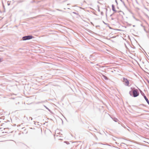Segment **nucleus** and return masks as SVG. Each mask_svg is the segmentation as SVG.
Wrapping results in <instances>:
<instances>
[{
	"mask_svg": "<svg viewBox=\"0 0 149 149\" xmlns=\"http://www.w3.org/2000/svg\"><path fill=\"white\" fill-rule=\"evenodd\" d=\"M33 38V36H29L23 37L22 39L23 40H29L32 39Z\"/></svg>",
	"mask_w": 149,
	"mask_h": 149,
	"instance_id": "2",
	"label": "nucleus"
},
{
	"mask_svg": "<svg viewBox=\"0 0 149 149\" xmlns=\"http://www.w3.org/2000/svg\"><path fill=\"white\" fill-rule=\"evenodd\" d=\"M2 61V59H0V63Z\"/></svg>",
	"mask_w": 149,
	"mask_h": 149,
	"instance_id": "7",
	"label": "nucleus"
},
{
	"mask_svg": "<svg viewBox=\"0 0 149 149\" xmlns=\"http://www.w3.org/2000/svg\"><path fill=\"white\" fill-rule=\"evenodd\" d=\"M123 82L125 83V85L127 86H129L130 84L129 82L127 79L125 78H123Z\"/></svg>",
	"mask_w": 149,
	"mask_h": 149,
	"instance_id": "3",
	"label": "nucleus"
},
{
	"mask_svg": "<svg viewBox=\"0 0 149 149\" xmlns=\"http://www.w3.org/2000/svg\"><path fill=\"white\" fill-rule=\"evenodd\" d=\"M103 77L104 78V79H105V80H107L108 79V78H107V77L106 76H104V75H103Z\"/></svg>",
	"mask_w": 149,
	"mask_h": 149,
	"instance_id": "6",
	"label": "nucleus"
},
{
	"mask_svg": "<svg viewBox=\"0 0 149 149\" xmlns=\"http://www.w3.org/2000/svg\"><path fill=\"white\" fill-rule=\"evenodd\" d=\"M144 97L145 98V100H146V102H147L148 104H149V100H148V99H147V98L145 96H144Z\"/></svg>",
	"mask_w": 149,
	"mask_h": 149,
	"instance_id": "5",
	"label": "nucleus"
},
{
	"mask_svg": "<svg viewBox=\"0 0 149 149\" xmlns=\"http://www.w3.org/2000/svg\"><path fill=\"white\" fill-rule=\"evenodd\" d=\"M112 9L113 11H114L115 13L116 12V11L115 10V8L114 6L113 5H112Z\"/></svg>",
	"mask_w": 149,
	"mask_h": 149,
	"instance_id": "4",
	"label": "nucleus"
},
{
	"mask_svg": "<svg viewBox=\"0 0 149 149\" xmlns=\"http://www.w3.org/2000/svg\"><path fill=\"white\" fill-rule=\"evenodd\" d=\"M132 92L133 96L135 97L138 96L139 94V92L136 89L133 90Z\"/></svg>",
	"mask_w": 149,
	"mask_h": 149,
	"instance_id": "1",
	"label": "nucleus"
}]
</instances>
